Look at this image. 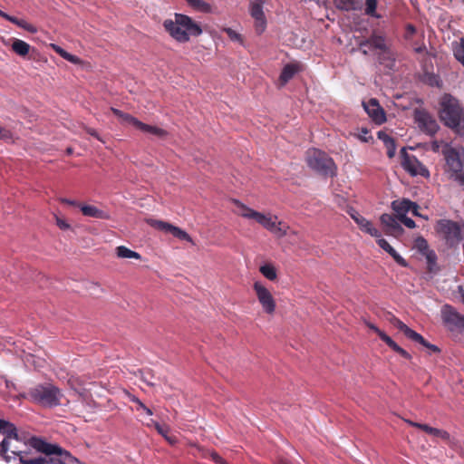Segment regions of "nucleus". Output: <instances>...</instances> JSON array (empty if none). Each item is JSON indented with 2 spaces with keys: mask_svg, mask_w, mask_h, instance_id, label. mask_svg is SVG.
Wrapping results in <instances>:
<instances>
[{
  "mask_svg": "<svg viewBox=\"0 0 464 464\" xmlns=\"http://www.w3.org/2000/svg\"><path fill=\"white\" fill-rule=\"evenodd\" d=\"M31 445L35 451L25 452L20 456L23 464H82L78 459L56 444L33 438Z\"/></svg>",
  "mask_w": 464,
  "mask_h": 464,
  "instance_id": "obj_1",
  "label": "nucleus"
},
{
  "mask_svg": "<svg viewBox=\"0 0 464 464\" xmlns=\"http://www.w3.org/2000/svg\"><path fill=\"white\" fill-rule=\"evenodd\" d=\"M165 31L177 42L188 43L190 37H198L202 34V28L198 23L190 16L175 13L174 18L166 19L163 22Z\"/></svg>",
  "mask_w": 464,
  "mask_h": 464,
  "instance_id": "obj_2",
  "label": "nucleus"
},
{
  "mask_svg": "<svg viewBox=\"0 0 464 464\" xmlns=\"http://www.w3.org/2000/svg\"><path fill=\"white\" fill-rule=\"evenodd\" d=\"M234 203L240 208L241 212L239 215L241 217L248 219H254L264 228L267 229L278 237H283L288 234V230L290 229L289 226L285 225L282 221H277L276 216H266L248 208L237 199L234 200Z\"/></svg>",
  "mask_w": 464,
  "mask_h": 464,
  "instance_id": "obj_3",
  "label": "nucleus"
},
{
  "mask_svg": "<svg viewBox=\"0 0 464 464\" xmlns=\"http://www.w3.org/2000/svg\"><path fill=\"white\" fill-rule=\"evenodd\" d=\"M0 434L5 436L0 442V454L7 461H10L12 458L15 459V457L20 459V456L25 453L20 450L22 441L13 423L0 419Z\"/></svg>",
  "mask_w": 464,
  "mask_h": 464,
  "instance_id": "obj_4",
  "label": "nucleus"
},
{
  "mask_svg": "<svg viewBox=\"0 0 464 464\" xmlns=\"http://www.w3.org/2000/svg\"><path fill=\"white\" fill-rule=\"evenodd\" d=\"M440 117L444 124L458 129L464 122V111L459 101L450 94H444L440 102Z\"/></svg>",
  "mask_w": 464,
  "mask_h": 464,
  "instance_id": "obj_5",
  "label": "nucleus"
},
{
  "mask_svg": "<svg viewBox=\"0 0 464 464\" xmlns=\"http://www.w3.org/2000/svg\"><path fill=\"white\" fill-rule=\"evenodd\" d=\"M305 162L314 171L324 177H334L337 167L324 151L311 148L305 152Z\"/></svg>",
  "mask_w": 464,
  "mask_h": 464,
  "instance_id": "obj_6",
  "label": "nucleus"
},
{
  "mask_svg": "<svg viewBox=\"0 0 464 464\" xmlns=\"http://www.w3.org/2000/svg\"><path fill=\"white\" fill-rule=\"evenodd\" d=\"M28 398L43 406L53 407L61 403V391L53 384H38L29 389Z\"/></svg>",
  "mask_w": 464,
  "mask_h": 464,
  "instance_id": "obj_7",
  "label": "nucleus"
},
{
  "mask_svg": "<svg viewBox=\"0 0 464 464\" xmlns=\"http://www.w3.org/2000/svg\"><path fill=\"white\" fill-rule=\"evenodd\" d=\"M442 155L446 161V171L450 173V178L464 185V159L460 151L451 145H444Z\"/></svg>",
  "mask_w": 464,
  "mask_h": 464,
  "instance_id": "obj_8",
  "label": "nucleus"
},
{
  "mask_svg": "<svg viewBox=\"0 0 464 464\" xmlns=\"http://www.w3.org/2000/svg\"><path fill=\"white\" fill-rule=\"evenodd\" d=\"M437 233L450 246H458L462 240L460 226L450 219H440L435 226Z\"/></svg>",
  "mask_w": 464,
  "mask_h": 464,
  "instance_id": "obj_9",
  "label": "nucleus"
},
{
  "mask_svg": "<svg viewBox=\"0 0 464 464\" xmlns=\"http://www.w3.org/2000/svg\"><path fill=\"white\" fill-rule=\"evenodd\" d=\"M253 289L263 310L268 314H273L276 304L270 291L258 281L254 283Z\"/></svg>",
  "mask_w": 464,
  "mask_h": 464,
  "instance_id": "obj_10",
  "label": "nucleus"
},
{
  "mask_svg": "<svg viewBox=\"0 0 464 464\" xmlns=\"http://www.w3.org/2000/svg\"><path fill=\"white\" fill-rule=\"evenodd\" d=\"M413 116L415 122L423 132L434 135L439 130L436 120L424 109H415Z\"/></svg>",
  "mask_w": 464,
  "mask_h": 464,
  "instance_id": "obj_11",
  "label": "nucleus"
},
{
  "mask_svg": "<svg viewBox=\"0 0 464 464\" xmlns=\"http://www.w3.org/2000/svg\"><path fill=\"white\" fill-rule=\"evenodd\" d=\"M441 316L443 323L450 331L464 330V316L459 314L451 305H443Z\"/></svg>",
  "mask_w": 464,
  "mask_h": 464,
  "instance_id": "obj_12",
  "label": "nucleus"
},
{
  "mask_svg": "<svg viewBox=\"0 0 464 464\" xmlns=\"http://www.w3.org/2000/svg\"><path fill=\"white\" fill-rule=\"evenodd\" d=\"M401 166L411 176H429V170L424 165L421 164L415 156L408 154L405 149L401 150Z\"/></svg>",
  "mask_w": 464,
  "mask_h": 464,
  "instance_id": "obj_13",
  "label": "nucleus"
},
{
  "mask_svg": "<svg viewBox=\"0 0 464 464\" xmlns=\"http://www.w3.org/2000/svg\"><path fill=\"white\" fill-rule=\"evenodd\" d=\"M265 0H252L250 3V14L255 20V30L261 34L266 28V19L263 11Z\"/></svg>",
  "mask_w": 464,
  "mask_h": 464,
  "instance_id": "obj_14",
  "label": "nucleus"
},
{
  "mask_svg": "<svg viewBox=\"0 0 464 464\" xmlns=\"http://www.w3.org/2000/svg\"><path fill=\"white\" fill-rule=\"evenodd\" d=\"M362 106L368 116L376 124L380 125L386 121V113L375 98H372L368 102H363Z\"/></svg>",
  "mask_w": 464,
  "mask_h": 464,
  "instance_id": "obj_15",
  "label": "nucleus"
},
{
  "mask_svg": "<svg viewBox=\"0 0 464 464\" xmlns=\"http://www.w3.org/2000/svg\"><path fill=\"white\" fill-rule=\"evenodd\" d=\"M359 45L361 49L363 47H370L371 49L381 51H385L387 49L385 37L376 34H372L369 38L362 41Z\"/></svg>",
  "mask_w": 464,
  "mask_h": 464,
  "instance_id": "obj_16",
  "label": "nucleus"
},
{
  "mask_svg": "<svg viewBox=\"0 0 464 464\" xmlns=\"http://www.w3.org/2000/svg\"><path fill=\"white\" fill-rule=\"evenodd\" d=\"M377 244L381 248L389 253L397 264L403 267L408 266L406 260L399 255V253L387 242V240L378 237Z\"/></svg>",
  "mask_w": 464,
  "mask_h": 464,
  "instance_id": "obj_17",
  "label": "nucleus"
},
{
  "mask_svg": "<svg viewBox=\"0 0 464 464\" xmlns=\"http://www.w3.org/2000/svg\"><path fill=\"white\" fill-rule=\"evenodd\" d=\"M0 16L29 33L34 34L37 32L36 26L27 23L25 20L12 16L2 10H0Z\"/></svg>",
  "mask_w": 464,
  "mask_h": 464,
  "instance_id": "obj_18",
  "label": "nucleus"
},
{
  "mask_svg": "<svg viewBox=\"0 0 464 464\" xmlns=\"http://www.w3.org/2000/svg\"><path fill=\"white\" fill-rule=\"evenodd\" d=\"M0 16L29 33L34 34L37 32L36 26L27 23L25 20L12 16L2 10H0Z\"/></svg>",
  "mask_w": 464,
  "mask_h": 464,
  "instance_id": "obj_19",
  "label": "nucleus"
},
{
  "mask_svg": "<svg viewBox=\"0 0 464 464\" xmlns=\"http://www.w3.org/2000/svg\"><path fill=\"white\" fill-rule=\"evenodd\" d=\"M392 324L403 334L411 341L414 340H421V334H418L414 330L411 329L408 325H406L399 318L393 317L392 320Z\"/></svg>",
  "mask_w": 464,
  "mask_h": 464,
  "instance_id": "obj_20",
  "label": "nucleus"
},
{
  "mask_svg": "<svg viewBox=\"0 0 464 464\" xmlns=\"http://www.w3.org/2000/svg\"><path fill=\"white\" fill-rule=\"evenodd\" d=\"M81 211L83 216L94 218L98 219H109L110 215L108 212L103 211L94 206L92 205H82L81 206Z\"/></svg>",
  "mask_w": 464,
  "mask_h": 464,
  "instance_id": "obj_21",
  "label": "nucleus"
},
{
  "mask_svg": "<svg viewBox=\"0 0 464 464\" xmlns=\"http://www.w3.org/2000/svg\"><path fill=\"white\" fill-rule=\"evenodd\" d=\"M355 223L362 231L371 235L372 237H381V232L379 229H377L373 224L364 217H357L355 218Z\"/></svg>",
  "mask_w": 464,
  "mask_h": 464,
  "instance_id": "obj_22",
  "label": "nucleus"
},
{
  "mask_svg": "<svg viewBox=\"0 0 464 464\" xmlns=\"http://www.w3.org/2000/svg\"><path fill=\"white\" fill-rule=\"evenodd\" d=\"M149 427L153 426L156 430L170 444L175 445L178 442V438L174 435H169V428L162 426L159 422L150 420V423L147 424Z\"/></svg>",
  "mask_w": 464,
  "mask_h": 464,
  "instance_id": "obj_23",
  "label": "nucleus"
},
{
  "mask_svg": "<svg viewBox=\"0 0 464 464\" xmlns=\"http://www.w3.org/2000/svg\"><path fill=\"white\" fill-rule=\"evenodd\" d=\"M111 111L112 113L119 118L121 123L130 124L134 126L136 129H139L140 121H139L137 118L133 117L132 115L129 113H125L116 108L111 107Z\"/></svg>",
  "mask_w": 464,
  "mask_h": 464,
  "instance_id": "obj_24",
  "label": "nucleus"
},
{
  "mask_svg": "<svg viewBox=\"0 0 464 464\" xmlns=\"http://www.w3.org/2000/svg\"><path fill=\"white\" fill-rule=\"evenodd\" d=\"M382 224L389 228L391 232H397L401 230L399 224L398 217H393L390 214H382L380 218Z\"/></svg>",
  "mask_w": 464,
  "mask_h": 464,
  "instance_id": "obj_25",
  "label": "nucleus"
},
{
  "mask_svg": "<svg viewBox=\"0 0 464 464\" xmlns=\"http://www.w3.org/2000/svg\"><path fill=\"white\" fill-rule=\"evenodd\" d=\"M334 4L339 10L352 11L361 8L362 0H334Z\"/></svg>",
  "mask_w": 464,
  "mask_h": 464,
  "instance_id": "obj_26",
  "label": "nucleus"
},
{
  "mask_svg": "<svg viewBox=\"0 0 464 464\" xmlns=\"http://www.w3.org/2000/svg\"><path fill=\"white\" fill-rule=\"evenodd\" d=\"M378 138L382 140L384 143L386 149H387V155L389 158H393L396 152V145L395 140L393 138H392L390 135L385 133L384 131H379L378 132Z\"/></svg>",
  "mask_w": 464,
  "mask_h": 464,
  "instance_id": "obj_27",
  "label": "nucleus"
},
{
  "mask_svg": "<svg viewBox=\"0 0 464 464\" xmlns=\"http://www.w3.org/2000/svg\"><path fill=\"white\" fill-rule=\"evenodd\" d=\"M392 209L396 212L397 217H401L402 215H406L407 212L411 210V207L412 206V201L410 199L403 198L402 200H395L392 204Z\"/></svg>",
  "mask_w": 464,
  "mask_h": 464,
  "instance_id": "obj_28",
  "label": "nucleus"
},
{
  "mask_svg": "<svg viewBox=\"0 0 464 464\" xmlns=\"http://www.w3.org/2000/svg\"><path fill=\"white\" fill-rule=\"evenodd\" d=\"M31 46L26 42L20 39H14L12 51L19 56L24 57L30 52Z\"/></svg>",
  "mask_w": 464,
  "mask_h": 464,
  "instance_id": "obj_29",
  "label": "nucleus"
},
{
  "mask_svg": "<svg viewBox=\"0 0 464 464\" xmlns=\"http://www.w3.org/2000/svg\"><path fill=\"white\" fill-rule=\"evenodd\" d=\"M203 458H209L216 464H228L218 452L196 446Z\"/></svg>",
  "mask_w": 464,
  "mask_h": 464,
  "instance_id": "obj_30",
  "label": "nucleus"
},
{
  "mask_svg": "<svg viewBox=\"0 0 464 464\" xmlns=\"http://www.w3.org/2000/svg\"><path fill=\"white\" fill-rule=\"evenodd\" d=\"M296 72H297V67L295 64H292V63L286 64L283 68V70L280 73V76H279V80H280L281 83L284 85L286 82H288L294 77V75L296 73Z\"/></svg>",
  "mask_w": 464,
  "mask_h": 464,
  "instance_id": "obj_31",
  "label": "nucleus"
},
{
  "mask_svg": "<svg viewBox=\"0 0 464 464\" xmlns=\"http://www.w3.org/2000/svg\"><path fill=\"white\" fill-rule=\"evenodd\" d=\"M138 130H140L142 132L152 134V135L157 136L159 138H163V137L167 136V134H168V132L165 130L161 129V128H159V127H156V126H152V125H149V124H146V123H143V122H140V127H139Z\"/></svg>",
  "mask_w": 464,
  "mask_h": 464,
  "instance_id": "obj_32",
  "label": "nucleus"
},
{
  "mask_svg": "<svg viewBox=\"0 0 464 464\" xmlns=\"http://www.w3.org/2000/svg\"><path fill=\"white\" fill-rule=\"evenodd\" d=\"M116 255L119 258H134L140 259L141 256L125 246H120L116 247Z\"/></svg>",
  "mask_w": 464,
  "mask_h": 464,
  "instance_id": "obj_33",
  "label": "nucleus"
},
{
  "mask_svg": "<svg viewBox=\"0 0 464 464\" xmlns=\"http://www.w3.org/2000/svg\"><path fill=\"white\" fill-rule=\"evenodd\" d=\"M452 51L454 57L464 64V37H461L459 42L452 43Z\"/></svg>",
  "mask_w": 464,
  "mask_h": 464,
  "instance_id": "obj_34",
  "label": "nucleus"
},
{
  "mask_svg": "<svg viewBox=\"0 0 464 464\" xmlns=\"http://www.w3.org/2000/svg\"><path fill=\"white\" fill-rule=\"evenodd\" d=\"M188 5L196 11L202 13H210L212 11L211 5L204 0H188Z\"/></svg>",
  "mask_w": 464,
  "mask_h": 464,
  "instance_id": "obj_35",
  "label": "nucleus"
},
{
  "mask_svg": "<svg viewBox=\"0 0 464 464\" xmlns=\"http://www.w3.org/2000/svg\"><path fill=\"white\" fill-rule=\"evenodd\" d=\"M260 273L268 280L274 281L277 277L276 267L271 264H266L259 268Z\"/></svg>",
  "mask_w": 464,
  "mask_h": 464,
  "instance_id": "obj_36",
  "label": "nucleus"
},
{
  "mask_svg": "<svg viewBox=\"0 0 464 464\" xmlns=\"http://www.w3.org/2000/svg\"><path fill=\"white\" fill-rule=\"evenodd\" d=\"M385 343L392 351H394L395 353H399L401 357H403V358H405L407 360L411 359V354L406 350H404L403 348L399 346L392 338H390Z\"/></svg>",
  "mask_w": 464,
  "mask_h": 464,
  "instance_id": "obj_37",
  "label": "nucleus"
},
{
  "mask_svg": "<svg viewBox=\"0 0 464 464\" xmlns=\"http://www.w3.org/2000/svg\"><path fill=\"white\" fill-rule=\"evenodd\" d=\"M149 224L153 227L156 229L162 230L165 232H170L173 225L161 221V220H156V219H150L149 220Z\"/></svg>",
  "mask_w": 464,
  "mask_h": 464,
  "instance_id": "obj_38",
  "label": "nucleus"
},
{
  "mask_svg": "<svg viewBox=\"0 0 464 464\" xmlns=\"http://www.w3.org/2000/svg\"><path fill=\"white\" fill-rule=\"evenodd\" d=\"M169 233L179 239L192 242L191 237L186 231L180 229L178 227L173 226Z\"/></svg>",
  "mask_w": 464,
  "mask_h": 464,
  "instance_id": "obj_39",
  "label": "nucleus"
},
{
  "mask_svg": "<svg viewBox=\"0 0 464 464\" xmlns=\"http://www.w3.org/2000/svg\"><path fill=\"white\" fill-rule=\"evenodd\" d=\"M365 14L367 15L372 16V17H380L376 14V8H377V0H366L365 1Z\"/></svg>",
  "mask_w": 464,
  "mask_h": 464,
  "instance_id": "obj_40",
  "label": "nucleus"
},
{
  "mask_svg": "<svg viewBox=\"0 0 464 464\" xmlns=\"http://www.w3.org/2000/svg\"><path fill=\"white\" fill-rule=\"evenodd\" d=\"M404 421L406 423H408L409 425H411V427L420 429V430H423L426 433L430 434V435L433 434L434 430H435V428L430 427L428 424H422V423L415 422V421H412L411 420H404Z\"/></svg>",
  "mask_w": 464,
  "mask_h": 464,
  "instance_id": "obj_41",
  "label": "nucleus"
},
{
  "mask_svg": "<svg viewBox=\"0 0 464 464\" xmlns=\"http://www.w3.org/2000/svg\"><path fill=\"white\" fill-rule=\"evenodd\" d=\"M365 324L368 328H370L375 334H377L378 336L380 337V339L382 341H383L384 343H386L391 338L388 334H386L383 331H382L380 328H378L375 324H373L370 322H365Z\"/></svg>",
  "mask_w": 464,
  "mask_h": 464,
  "instance_id": "obj_42",
  "label": "nucleus"
},
{
  "mask_svg": "<svg viewBox=\"0 0 464 464\" xmlns=\"http://www.w3.org/2000/svg\"><path fill=\"white\" fill-rule=\"evenodd\" d=\"M431 435L441 439L448 444H451L450 434L447 430L435 428L434 432Z\"/></svg>",
  "mask_w": 464,
  "mask_h": 464,
  "instance_id": "obj_43",
  "label": "nucleus"
},
{
  "mask_svg": "<svg viewBox=\"0 0 464 464\" xmlns=\"http://www.w3.org/2000/svg\"><path fill=\"white\" fill-rule=\"evenodd\" d=\"M224 31L231 41L238 42L239 44H243V37L240 34L237 33L231 28H225Z\"/></svg>",
  "mask_w": 464,
  "mask_h": 464,
  "instance_id": "obj_44",
  "label": "nucleus"
},
{
  "mask_svg": "<svg viewBox=\"0 0 464 464\" xmlns=\"http://www.w3.org/2000/svg\"><path fill=\"white\" fill-rule=\"evenodd\" d=\"M413 342L418 343L424 346L425 348L429 349L431 353H440V349L434 344L430 343L428 341H426L423 336L421 335V340H414Z\"/></svg>",
  "mask_w": 464,
  "mask_h": 464,
  "instance_id": "obj_45",
  "label": "nucleus"
},
{
  "mask_svg": "<svg viewBox=\"0 0 464 464\" xmlns=\"http://www.w3.org/2000/svg\"><path fill=\"white\" fill-rule=\"evenodd\" d=\"M52 48L53 50L58 53L61 57H63V59H65L66 61H68V59L70 58V56L72 55L71 53H69L68 52H66L64 49H63L62 47H60L59 45L57 44H52Z\"/></svg>",
  "mask_w": 464,
  "mask_h": 464,
  "instance_id": "obj_46",
  "label": "nucleus"
},
{
  "mask_svg": "<svg viewBox=\"0 0 464 464\" xmlns=\"http://www.w3.org/2000/svg\"><path fill=\"white\" fill-rule=\"evenodd\" d=\"M52 48L53 50L58 53L61 57H63V59H65L66 61H68V59L70 58V56L72 55L71 53H69L68 52H66L64 49H63L62 47H60L59 45L57 44H52Z\"/></svg>",
  "mask_w": 464,
  "mask_h": 464,
  "instance_id": "obj_47",
  "label": "nucleus"
},
{
  "mask_svg": "<svg viewBox=\"0 0 464 464\" xmlns=\"http://www.w3.org/2000/svg\"><path fill=\"white\" fill-rule=\"evenodd\" d=\"M424 254L426 256V259L430 266L436 264L437 256L433 250L428 249Z\"/></svg>",
  "mask_w": 464,
  "mask_h": 464,
  "instance_id": "obj_48",
  "label": "nucleus"
},
{
  "mask_svg": "<svg viewBox=\"0 0 464 464\" xmlns=\"http://www.w3.org/2000/svg\"><path fill=\"white\" fill-rule=\"evenodd\" d=\"M444 145H450V144L447 142H444L442 140H434L431 142V150L434 152H441L442 153Z\"/></svg>",
  "mask_w": 464,
  "mask_h": 464,
  "instance_id": "obj_49",
  "label": "nucleus"
},
{
  "mask_svg": "<svg viewBox=\"0 0 464 464\" xmlns=\"http://www.w3.org/2000/svg\"><path fill=\"white\" fill-rule=\"evenodd\" d=\"M398 219H399V221L403 223L409 228H414L416 227L414 220L408 218L406 215H402L401 217H399Z\"/></svg>",
  "mask_w": 464,
  "mask_h": 464,
  "instance_id": "obj_50",
  "label": "nucleus"
},
{
  "mask_svg": "<svg viewBox=\"0 0 464 464\" xmlns=\"http://www.w3.org/2000/svg\"><path fill=\"white\" fill-rule=\"evenodd\" d=\"M55 220H56V225L59 227L60 229L62 230H66V229H69L71 227V226L69 225V223H67L66 220L59 218V217H55Z\"/></svg>",
  "mask_w": 464,
  "mask_h": 464,
  "instance_id": "obj_51",
  "label": "nucleus"
},
{
  "mask_svg": "<svg viewBox=\"0 0 464 464\" xmlns=\"http://www.w3.org/2000/svg\"><path fill=\"white\" fill-rule=\"evenodd\" d=\"M416 245L420 251H427L429 249L428 242L423 237H419L416 240Z\"/></svg>",
  "mask_w": 464,
  "mask_h": 464,
  "instance_id": "obj_52",
  "label": "nucleus"
},
{
  "mask_svg": "<svg viewBox=\"0 0 464 464\" xmlns=\"http://www.w3.org/2000/svg\"><path fill=\"white\" fill-rule=\"evenodd\" d=\"M415 33H416L415 26L411 24H407L406 32H405V38L411 39Z\"/></svg>",
  "mask_w": 464,
  "mask_h": 464,
  "instance_id": "obj_53",
  "label": "nucleus"
},
{
  "mask_svg": "<svg viewBox=\"0 0 464 464\" xmlns=\"http://www.w3.org/2000/svg\"><path fill=\"white\" fill-rule=\"evenodd\" d=\"M130 399L131 401L135 402L138 405L137 411L141 410L142 408H145V404L136 396L130 395Z\"/></svg>",
  "mask_w": 464,
  "mask_h": 464,
  "instance_id": "obj_54",
  "label": "nucleus"
},
{
  "mask_svg": "<svg viewBox=\"0 0 464 464\" xmlns=\"http://www.w3.org/2000/svg\"><path fill=\"white\" fill-rule=\"evenodd\" d=\"M10 138H11V132L8 130L0 127V139L1 140H8Z\"/></svg>",
  "mask_w": 464,
  "mask_h": 464,
  "instance_id": "obj_55",
  "label": "nucleus"
},
{
  "mask_svg": "<svg viewBox=\"0 0 464 464\" xmlns=\"http://www.w3.org/2000/svg\"><path fill=\"white\" fill-rule=\"evenodd\" d=\"M87 133H89L90 135L93 136L94 138H96L98 140L102 141V142H105L102 137L99 135V133L94 130V129H92V128H88L87 129Z\"/></svg>",
  "mask_w": 464,
  "mask_h": 464,
  "instance_id": "obj_56",
  "label": "nucleus"
},
{
  "mask_svg": "<svg viewBox=\"0 0 464 464\" xmlns=\"http://www.w3.org/2000/svg\"><path fill=\"white\" fill-rule=\"evenodd\" d=\"M61 202H63L64 204L71 205V206L79 207V208H81V206H82L77 201L71 200V199H68V198H61Z\"/></svg>",
  "mask_w": 464,
  "mask_h": 464,
  "instance_id": "obj_57",
  "label": "nucleus"
},
{
  "mask_svg": "<svg viewBox=\"0 0 464 464\" xmlns=\"http://www.w3.org/2000/svg\"><path fill=\"white\" fill-rule=\"evenodd\" d=\"M68 62H70L73 64H79V63H81V59L78 56L72 54L70 56V58L68 59Z\"/></svg>",
  "mask_w": 464,
  "mask_h": 464,
  "instance_id": "obj_58",
  "label": "nucleus"
},
{
  "mask_svg": "<svg viewBox=\"0 0 464 464\" xmlns=\"http://www.w3.org/2000/svg\"><path fill=\"white\" fill-rule=\"evenodd\" d=\"M418 209L419 206L415 202H412V206L411 207V210L409 212H411L414 216H419Z\"/></svg>",
  "mask_w": 464,
  "mask_h": 464,
  "instance_id": "obj_59",
  "label": "nucleus"
},
{
  "mask_svg": "<svg viewBox=\"0 0 464 464\" xmlns=\"http://www.w3.org/2000/svg\"><path fill=\"white\" fill-rule=\"evenodd\" d=\"M414 51L417 53H422L426 51V46L424 44L419 45V46H416L414 47Z\"/></svg>",
  "mask_w": 464,
  "mask_h": 464,
  "instance_id": "obj_60",
  "label": "nucleus"
},
{
  "mask_svg": "<svg viewBox=\"0 0 464 464\" xmlns=\"http://www.w3.org/2000/svg\"><path fill=\"white\" fill-rule=\"evenodd\" d=\"M141 410H143L145 411L146 414H148L149 416H151L153 414L152 411L148 408L146 405H145V408H142Z\"/></svg>",
  "mask_w": 464,
  "mask_h": 464,
  "instance_id": "obj_61",
  "label": "nucleus"
},
{
  "mask_svg": "<svg viewBox=\"0 0 464 464\" xmlns=\"http://www.w3.org/2000/svg\"><path fill=\"white\" fill-rule=\"evenodd\" d=\"M351 217H352V218L355 221V218H356L357 217H362V216L356 212L355 214H351Z\"/></svg>",
  "mask_w": 464,
  "mask_h": 464,
  "instance_id": "obj_62",
  "label": "nucleus"
},
{
  "mask_svg": "<svg viewBox=\"0 0 464 464\" xmlns=\"http://www.w3.org/2000/svg\"><path fill=\"white\" fill-rule=\"evenodd\" d=\"M459 293H460V295H461V298H462V301L464 303V289L462 287L459 288Z\"/></svg>",
  "mask_w": 464,
  "mask_h": 464,
  "instance_id": "obj_63",
  "label": "nucleus"
},
{
  "mask_svg": "<svg viewBox=\"0 0 464 464\" xmlns=\"http://www.w3.org/2000/svg\"><path fill=\"white\" fill-rule=\"evenodd\" d=\"M280 464H288V463L286 461H285V460H281Z\"/></svg>",
  "mask_w": 464,
  "mask_h": 464,
  "instance_id": "obj_64",
  "label": "nucleus"
}]
</instances>
